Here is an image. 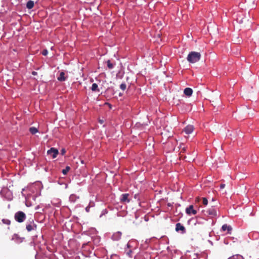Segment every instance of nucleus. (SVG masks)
Listing matches in <instances>:
<instances>
[{
  "label": "nucleus",
  "mask_w": 259,
  "mask_h": 259,
  "mask_svg": "<svg viewBox=\"0 0 259 259\" xmlns=\"http://www.w3.org/2000/svg\"><path fill=\"white\" fill-rule=\"evenodd\" d=\"M37 225L34 223L33 220L29 221V223L26 225V229L28 232H30L36 229Z\"/></svg>",
  "instance_id": "20e7f679"
},
{
  "label": "nucleus",
  "mask_w": 259,
  "mask_h": 259,
  "mask_svg": "<svg viewBox=\"0 0 259 259\" xmlns=\"http://www.w3.org/2000/svg\"><path fill=\"white\" fill-rule=\"evenodd\" d=\"M26 218L25 213L22 211L17 212L14 215L15 220L18 223L23 222L26 219Z\"/></svg>",
  "instance_id": "f03ea898"
},
{
  "label": "nucleus",
  "mask_w": 259,
  "mask_h": 259,
  "mask_svg": "<svg viewBox=\"0 0 259 259\" xmlns=\"http://www.w3.org/2000/svg\"><path fill=\"white\" fill-rule=\"evenodd\" d=\"M130 195L128 194H123L121 196L120 202L122 203H128L130 201V199L128 198Z\"/></svg>",
  "instance_id": "0eeeda50"
},
{
  "label": "nucleus",
  "mask_w": 259,
  "mask_h": 259,
  "mask_svg": "<svg viewBox=\"0 0 259 259\" xmlns=\"http://www.w3.org/2000/svg\"><path fill=\"white\" fill-rule=\"evenodd\" d=\"M99 122L101 123V124H102L104 122V120L103 119H99Z\"/></svg>",
  "instance_id": "c85d7f7f"
},
{
  "label": "nucleus",
  "mask_w": 259,
  "mask_h": 259,
  "mask_svg": "<svg viewBox=\"0 0 259 259\" xmlns=\"http://www.w3.org/2000/svg\"><path fill=\"white\" fill-rule=\"evenodd\" d=\"M29 132L33 135L35 134L38 132L37 128L35 127H31L29 128Z\"/></svg>",
  "instance_id": "f3484780"
},
{
  "label": "nucleus",
  "mask_w": 259,
  "mask_h": 259,
  "mask_svg": "<svg viewBox=\"0 0 259 259\" xmlns=\"http://www.w3.org/2000/svg\"><path fill=\"white\" fill-rule=\"evenodd\" d=\"M91 90L93 92H99L100 90L98 88V85L97 83H94L92 84L91 87Z\"/></svg>",
  "instance_id": "dca6fc26"
},
{
  "label": "nucleus",
  "mask_w": 259,
  "mask_h": 259,
  "mask_svg": "<svg viewBox=\"0 0 259 259\" xmlns=\"http://www.w3.org/2000/svg\"><path fill=\"white\" fill-rule=\"evenodd\" d=\"M228 259H243V257L240 255L237 254L229 257Z\"/></svg>",
  "instance_id": "a211bd4d"
},
{
  "label": "nucleus",
  "mask_w": 259,
  "mask_h": 259,
  "mask_svg": "<svg viewBox=\"0 0 259 259\" xmlns=\"http://www.w3.org/2000/svg\"><path fill=\"white\" fill-rule=\"evenodd\" d=\"M202 203L204 205H206L207 204L208 201L205 197L202 198Z\"/></svg>",
  "instance_id": "5701e85b"
},
{
  "label": "nucleus",
  "mask_w": 259,
  "mask_h": 259,
  "mask_svg": "<svg viewBox=\"0 0 259 259\" xmlns=\"http://www.w3.org/2000/svg\"><path fill=\"white\" fill-rule=\"evenodd\" d=\"M114 256L116 257H118V256L117 255H115Z\"/></svg>",
  "instance_id": "2f4dec72"
},
{
  "label": "nucleus",
  "mask_w": 259,
  "mask_h": 259,
  "mask_svg": "<svg viewBox=\"0 0 259 259\" xmlns=\"http://www.w3.org/2000/svg\"><path fill=\"white\" fill-rule=\"evenodd\" d=\"M176 230L177 231H182V233H185L186 231L185 227L180 223H178L176 224Z\"/></svg>",
  "instance_id": "9d476101"
},
{
  "label": "nucleus",
  "mask_w": 259,
  "mask_h": 259,
  "mask_svg": "<svg viewBox=\"0 0 259 259\" xmlns=\"http://www.w3.org/2000/svg\"><path fill=\"white\" fill-rule=\"evenodd\" d=\"M34 7V2L30 0L26 4V7L28 9H31Z\"/></svg>",
  "instance_id": "2eb2a0df"
},
{
  "label": "nucleus",
  "mask_w": 259,
  "mask_h": 259,
  "mask_svg": "<svg viewBox=\"0 0 259 259\" xmlns=\"http://www.w3.org/2000/svg\"><path fill=\"white\" fill-rule=\"evenodd\" d=\"M199 200H200V198H197L196 199V201H199Z\"/></svg>",
  "instance_id": "7c9ffc66"
},
{
  "label": "nucleus",
  "mask_w": 259,
  "mask_h": 259,
  "mask_svg": "<svg viewBox=\"0 0 259 259\" xmlns=\"http://www.w3.org/2000/svg\"><path fill=\"white\" fill-rule=\"evenodd\" d=\"M225 187V184H221L220 185V188L221 189H224Z\"/></svg>",
  "instance_id": "bb28decb"
},
{
  "label": "nucleus",
  "mask_w": 259,
  "mask_h": 259,
  "mask_svg": "<svg viewBox=\"0 0 259 259\" xmlns=\"http://www.w3.org/2000/svg\"><path fill=\"white\" fill-rule=\"evenodd\" d=\"M19 238V236H18V235H17V234H15V235L13 236V238H12V239H17V238Z\"/></svg>",
  "instance_id": "a878e982"
},
{
  "label": "nucleus",
  "mask_w": 259,
  "mask_h": 259,
  "mask_svg": "<svg viewBox=\"0 0 259 259\" xmlns=\"http://www.w3.org/2000/svg\"><path fill=\"white\" fill-rule=\"evenodd\" d=\"M222 229L223 231L228 230V233H230V232L231 231L232 228L230 226H228L227 224H225V225H223V226L222 227Z\"/></svg>",
  "instance_id": "4468645a"
},
{
  "label": "nucleus",
  "mask_w": 259,
  "mask_h": 259,
  "mask_svg": "<svg viewBox=\"0 0 259 259\" xmlns=\"http://www.w3.org/2000/svg\"><path fill=\"white\" fill-rule=\"evenodd\" d=\"M121 232L118 231L113 234L112 238L113 240L118 241L121 238Z\"/></svg>",
  "instance_id": "1a4fd4ad"
},
{
  "label": "nucleus",
  "mask_w": 259,
  "mask_h": 259,
  "mask_svg": "<svg viewBox=\"0 0 259 259\" xmlns=\"http://www.w3.org/2000/svg\"><path fill=\"white\" fill-rule=\"evenodd\" d=\"M70 169V167L67 166L66 167L65 169H63L62 170V172L64 175H66L67 174V172L69 171Z\"/></svg>",
  "instance_id": "6ab92c4d"
},
{
  "label": "nucleus",
  "mask_w": 259,
  "mask_h": 259,
  "mask_svg": "<svg viewBox=\"0 0 259 259\" xmlns=\"http://www.w3.org/2000/svg\"><path fill=\"white\" fill-rule=\"evenodd\" d=\"M187 146H183V149L180 150V155L181 158H182V157H184V158H186V155H184L183 153L187 151Z\"/></svg>",
  "instance_id": "f8f14e48"
},
{
  "label": "nucleus",
  "mask_w": 259,
  "mask_h": 259,
  "mask_svg": "<svg viewBox=\"0 0 259 259\" xmlns=\"http://www.w3.org/2000/svg\"><path fill=\"white\" fill-rule=\"evenodd\" d=\"M47 153L48 155H51L53 158H55L58 154V150L55 148H51L47 151Z\"/></svg>",
  "instance_id": "39448f33"
},
{
  "label": "nucleus",
  "mask_w": 259,
  "mask_h": 259,
  "mask_svg": "<svg viewBox=\"0 0 259 259\" xmlns=\"http://www.w3.org/2000/svg\"><path fill=\"white\" fill-rule=\"evenodd\" d=\"M186 212L189 215H195L197 213V211L194 209L193 205H191L188 207L186 208Z\"/></svg>",
  "instance_id": "423d86ee"
},
{
  "label": "nucleus",
  "mask_w": 259,
  "mask_h": 259,
  "mask_svg": "<svg viewBox=\"0 0 259 259\" xmlns=\"http://www.w3.org/2000/svg\"><path fill=\"white\" fill-rule=\"evenodd\" d=\"M107 66L109 69H112L114 67V65L111 62L110 60L107 61Z\"/></svg>",
  "instance_id": "aec40b11"
},
{
  "label": "nucleus",
  "mask_w": 259,
  "mask_h": 259,
  "mask_svg": "<svg viewBox=\"0 0 259 259\" xmlns=\"http://www.w3.org/2000/svg\"><path fill=\"white\" fill-rule=\"evenodd\" d=\"M184 93L186 96L190 97L193 93V90L191 88H187L184 90Z\"/></svg>",
  "instance_id": "9b49d317"
},
{
  "label": "nucleus",
  "mask_w": 259,
  "mask_h": 259,
  "mask_svg": "<svg viewBox=\"0 0 259 259\" xmlns=\"http://www.w3.org/2000/svg\"><path fill=\"white\" fill-rule=\"evenodd\" d=\"M201 58V54L199 52H191L187 56V60L190 63H195L198 62Z\"/></svg>",
  "instance_id": "f257e3e1"
},
{
  "label": "nucleus",
  "mask_w": 259,
  "mask_h": 259,
  "mask_svg": "<svg viewBox=\"0 0 259 259\" xmlns=\"http://www.w3.org/2000/svg\"><path fill=\"white\" fill-rule=\"evenodd\" d=\"M57 79L60 81H63L66 80V77H65V73L64 72H61L60 73L59 76L57 77Z\"/></svg>",
  "instance_id": "ddd939ff"
},
{
  "label": "nucleus",
  "mask_w": 259,
  "mask_h": 259,
  "mask_svg": "<svg viewBox=\"0 0 259 259\" xmlns=\"http://www.w3.org/2000/svg\"><path fill=\"white\" fill-rule=\"evenodd\" d=\"M2 222L4 224L9 225L11 224L10 220L7 219H3L2 220Z\"/></svg>",
  "instance_id": "412c9836"
},
{
  "label": "nucleus",
  "mask_w": 259,
  "mask_h": 259,
  "mask_svg": "<svg viewBox=\"0 0 259 259\" xmlns=\"http://www.w3.org/2000/svg\"><path fill=\"white\" fill-rule=\"evenodd\" d=\"M48 51L47 50H44L42 51V54L44 55V56H46L47 54H48Z\"/></svg>",
  "instance_id": "b1692460"
},
{
  "label": "nucleus",
  "mask_w": 259,
  "mask_h": 259,
  "mask_svg": "<svg viewBox=\"0 0 259 259\" xmlns=\"http://www.w3.org/2000/svg\"><path fill=\"white\" fill-rule=\"evenodd\" d=\"M183 146H186L184 144L181 143L180 144V146H179L180 150L183 149Z\"/></svg>",
  "instance_id": "393cba45"
},
{
  "label": "nucleus",
  "mask_w": 259,
  "mask_h": 259,
  "mask_svg": "<svg viewBox=\"0 0 259 259\" xmlns=\"http://www.w3.org/2000/svg\"><path fill=\"white\" fill-rule=\"evenodd\" d=\"M206 212L211 218L216 217L217 216V208L212 206L211 208H208Z\"/></svg>",
  "instance_id": "7ed1b4c3"
},
{
  "label": "nucleus",
  "mask_w": 259,
  "mask_h": 259,
  "mask_svg": "<svg viewBox=\"0 0 259 259\" xmlns=\"http://www.w3.org/2000/svg\"><path fill=\"white\" fill-rule=\"evenodd\" d=\"M120 88L122 90V91H124L125 90L126 88V85L125 83H122L120 85Z\"/></svg>",
  "instance_id": "4be33fe9"
},
{
  "label": "nucleus",
  "mask_w": 259,
  "mask_h": 259,
  "mask_svg": "<svg viewBox=\"0 0 259 259\" xmlns=\"http://www.w3.org/2000/svg\"><path fill=\"white\" fill-rule=\"evenodd\" d=\"M32 74L33 75H36V74H37V72H35V71H33V72H32Z\"/></svg>",
  "instance_id": "c756f323"
},
{
  "label": "nucleus",
  "mask_w": 259,
  "mask_h": 259,
  "mask_svg": "<svg viewBox=\"0 0 259 259\" xmlns=\"http://www.w3.org/2000/svg\"><path fill=\"white\" fill-rule=\"evenodd\" d=\"M194 126L192 125H188L183 130V131L185 133V134L189 135L191 134L194 131Z\"/></svg>",
  "instance_id": "6e6552de"
},
{
  "label": "nucleus",
  "mask_w": 259,
  "mask_h": 259,
  "mask_svg": "<svg viewBox=\"0 0 259 259\" xmlns=\"http://www.w3.org/2000/svg\"><path fill=\"white\" fill-rule=\"evenodd\" d=\"M61 152L62 155H64L66 151L64 149H62L61 151Z\"/></svg>",
  "instance_id": "cd10ccee"
}]
</instances>
